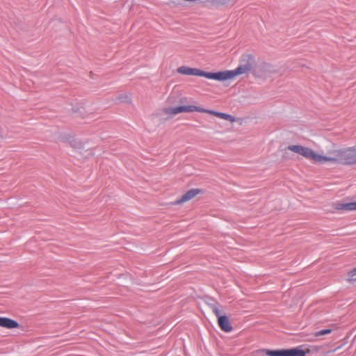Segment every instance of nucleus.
Wrapping results in <instances>:
<instances>
[{"instance_id": "0eeeda50", "label": "nucleus", "mask_w": 356, "mask_h": 356, "mask_svg": "<svg viewBox=\"0 0 356 356\" xmlns=\"http://www.w3.org/2000/svg\"><path fill=\"white\" fill-rule=\"evenodd\" d=\"M202 190L199 188H191L187 191L185 193H184L179 198L176 199L172 204L174 206L182 205L184 203L189 202L194 199L197 195L202 193Z\"/></svg>"}, {"instance_id": "7ed1b4c3", "label": "nucleus", "mask_w": 356, "mask_h": 356, "mask_svg": "<svg viewBox=\"0 0 356 356\" xmlns=\"http://www.w3.org/2000/svg\"><path fill=\"white\" fill-rule=\"evenodd\" d=\"M254 57L252 55H243L240 65L235 70L215 72V80L225 81L233 79L237 76L249 72L252 70V63Z\"/></svg>"}, {"instance_id": "9d476101", "label": "nucleus", "mask_w": 356, "mask_h": 356, "mask_svg": "<svg viewBox=\"0 0 356 356\" xmlns=\"http://www.w3.org/2000/svg\"><path fill=\"white\" fill-rule=\"evenodd\" d=\"M65 142L74 149L81 152L85 149L86 142L76 137L74 135H69L65 138Z\"/></svg>"}, {"instance_id": "1a4fd4ad", "label": "nucleus", "mask_w": 356, "mask_h": 356, "mask_svg": "<svg viewBox=\"0 0 356 356\" xmlns=\"http://www.w3.org/2000/svg\"><path fill=\"white\" fill-rule=\"evenodd\" d=\"M334 211L339 212H349L356 211V201L355 202H337L332 205Z\"/></svg>"}, {"instance_id": "ddd939ff", "label": "nucleus", "mask_w": 356, "mask_h": 356, "mask_svg": "<svg viewBox=\"0 0 356 356\" xmlns=\"http://www.w3.org/2000/svg\"><path fill=\"white\" fill-rule=\"evenodd\" d=\"M331 332H332V330L331 329L322 330H320L318 332H316L314 334V336L315 337H320V336H322V335H325V334H330Z\"/></svg>"}, {"instance_id": "6e6552de", "label": "nucleus", "mask_w": 356, "mask_h": 356, "mask_svg": "<svg viewBox=\"0 0 356 356\" xmlns=\"http://www.w3.org/2000/svg\"><path fill=\"white\" fill-rule=\"evenodd\" d=\"M213 312L218 317V323L220 329L226 332H231L233 329L228 318L226 316H221L220 312L216 307H213Z\"/></svg>"}, {"instance_id": "f257e3e1", "label": "nucleus", "mask_w": 356, "mask_h": 356, "mask_svg": "<svg viewBox=\"0 0 356 356\" xmlns=\"http://www.w3.org/2000/svg\"><path fill=\"white\" fill-rule=\"evenodd\" d=\"M287 150L302 156L314 165H341L342 148L330 143L325 151H316L302 145H290Z\"/></svg>"}, {"instance_id": "9b49d317", "label": "nucleus", "mask_w": 356, "mask_h": 356, "mask_svg": "<svg viewBox=\"0 0 356 356\" xmlns=\"http://www.w3.org/2000/svg\"><path fill=\"white\" fill-rule=\"evenodd\" d=\"M0 327L7 329H15L19 327V324L13 319L7 317H0Z\"/></svg>"}, {"instance_id": "39448f33", "label": "nucleus", "mask_w": 356, "mask_h": 356, "mask_svg": "<svg viewBox=\"0 0 356 356\" xmlns=\"http://www.w3.org/2000/svg\"><path fill=\"white\" fill-rule=\"evenodd\" d=\"M177 71L181 74L202 76L209 79L215 80V72H207L198 68L181 66L177 68Z\"/></svg>"}, {"instance_id": "f03ea898", "label": "nucleus", "mask_w": 356, "mask_h": 356, "mask_svg": "<svg viewBox=\"0 0 356 356\" xmlns=\"http://www.w3.org/2000/svg\"><path fill=\"white\" fill-rule=\"evenodd\" d=\"M164 112L165 114L169 115L170 116L176 115L181 113H191V112H200L204 113H208L212 115H214L220 119H223L225 120L229 121L230 122H234L236 121V118L229 115L225 113L218 112L213 110H209L204 108L200 106H193V105H186V106H179L177 107H169L164 109Z\"/></svg>"}, {"instance_id": "f8f14e48", "label": "nucleus", "mask_w": 356, "mask_h": 356, "mask_svg": "<svg viewBox=\"0 0 356 356\" xmlns=\"http://www.w3.org/2000/svg\"><path fill=\"white\" fill-rule=\"evenodd\" d=\"M346 281L348 283L356 282V266L347 273Z\"/></svg>"}, {"instance_id": "423d86ee", "label": "nucleus", "mask_w": 356, "mask_h": 356, "mask_svg": "<svg viewBox=\"0 0 356 356\" xmlns=\"http://www.w3.org/2000/svg\"><path fill=\"white\" fill-rule=\"evenodd\" d=\"M341 165H356V145L342 148Z\"/></svg>"}, {"instance_id": "20e7f679", "label": "nucleus", "mask_w": 356, "mask_h": 356, "mask_svg": "<svg viewBox=\"0 0 356 356\" xmlns=\"http://www.w3.org/2000/svg\"><path fill=\"white\" fill-rule=\"evenodd\" d=\"M261 353H266L268 356H305L307 353H309V349L303 350L300 347L293 348L291 349H282L276 350H261Z\"/></svg>"}]
</instances>
